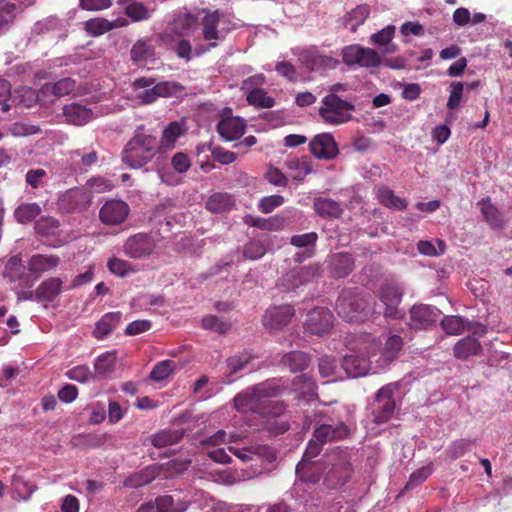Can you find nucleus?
<instances>
[{"label":"nucleus","mask_w":512,"mask_h":512,"mask_svg":"<svg viewBox=\"0 0 512 512\" xmlns=\"http://www.w3.org/2000/svg\"><path fill=\"white\" fill-rule=\"evenodd\" d=\"M284 390L280 379H270L247 388L234 397V407L241 414L256 413L259 416H281L284 413H297L286 410L284 401L273 400Z\"/></svg>","instance_id":"nucleus-1"},{"label":"nucleus","mask_w":512,"mask_h":512,"mask_svg":"<svg viewBox=\"0 0 512 512\" xmlns=\"http://www.w3.org/2000/svg\"><path fill=\"white\" fill-rule=\"evenodd\" d=\"M159 153L158 139L137 129L122 151V161L130 169H139Z\"/></svg>","instance_id":"nucleus-2"},{"label":"nucleus","mask_w":512,"mask_h":512,"mask_svg":"<svg viewBox=\"0 0 512 512\" xmlns=\"http://www.w3.org/2000/svg\"><path fill=\"white\" fill-rule=\"evenodd\" d=\"M368 299L353 289H344L336 301L338 315L347 322H360L367 316Z\"/></svg>","instance_id":"nucleus-3"},{"label":"nucleus","mask_w":512,"mask_h":512,"mask_svg":"<svg viewBox=\"0 0 512 512\" xmlns=\"http://www.w3.org/2000/svg\"><path fill=\"white\" fill-rule=\"evenodd\" d=\"M321 104L318 114L326 124L340 125L349 122L353 118L350 112L355 110V105L342 100L335 93L327 94L322 99Z\"/></svg>","instance_id":"nucleus-4"},{"label":"nucleus","mask_w":512,"mask_h":512,"mask_svg":"<svg viewBox=\"0 0 512 512\" xmlns=\"http://www.w3.org/2000/svg\"><path fill=\"white\" fill-rule=\"evenodd\" d=\"M317 386L314 379L308 374L296 376L292 382V389L287 393V400H283L287 405L288 402H295L297 406H306L308 402L317 398ZM289 406L286 407V410Z\"/></svg>","instance_id":"nucleus-5"},{"label":"nucleus","mask_w":512,"mask_h":512,"mask_svg":"<svg viewBox=\"0 0 512 512\" xmlns=\"http://www.w3.org/2000/svg\"><path fill=\"white\" fill-rule=\"evenodd\" d=\"M92 197L90 191L84 188H71L67 190L58 200L59 210L64 213H81L91 205Z\"/></svg>","instance_id":"nucleus-6"},{"label":"nucleus","mask_w":512,"mask_h":512,"mask_svg":"<svg viewBox=\"0 0 512 512\" xmlns=\"http://www.w3.org/2000/svg\"><path fill=\"white\" fill-rule=\"evenodd\" d=\"M333 324V313L327 308L317 307L308 312L304 329L312 335L323 336L332 330Z\"/></svg>","instance_id":"nucleus-7"},{"label":"nucleus","mask_w":512,"mask_h":512,"mask_svg":"<svg viewBox=\"0 0 512 512\" xmlns=\"http://www.w3.org/2000/svg\"><path fill=\"white\" fill-rule=\"evenodd\" d=\"M402 295V289L398 284L385 283L381 285L378 297L385 306L384 316L386 318L397 319L402 317L399 310Z\"/></svg>","instance_id":"nucleus-8"},{"label":"nucleus","mask_w":512,"mask_h":512,"mask_svg":"<svg viewBox=\"0 0 512 512\" xmlns=\"http://www.w3.org/2000/svg\"><path fill=\"white\" fill-rule=\"evenodd\" d=\"M130 208L122 200H109L100 208L99 220L106 226L122 224L128 217Z\"/></svg>","instance_id":"nucleus-9"},{"label":"nucleus","mask_w":512,"mask_h":512,"mask_svg":"<svg viewBox=\"0 0 512 512\" xmlns=\"http://www.w3.org/2000/svg\"><path fill=\"white\" fill-rule=\"evenodd\" d=\"M294 315L295 309L291 305L274 306L265 311L262 324L271 331L281 330L290 323Z\"/></svg>","instance_id":"nucleus-10"},{"label":"nucleus","mask_w":512,"mask_h":512,"mask_svg":"<svg viewBox=\"0 0 512 512\" xmlns=\"http://www.w3.org/2000/svg\"><path fill=\"white\" fill-rule=\"evenodd\" d=\"M155 247L156 244L151 235L138 233L126 240L124 252L130 258L139 259L151 255Z\"/></svg>","instance_id":"nucleus-11"},{"label":"nucleus","mask_w":512,"mask_h":512,"mask_svg":"<svg viewBox=\"0 0 512 512\" xmlns=\"http://www.w3.org/2000/svg\"><path fill=\"white\" fill-rule=\"evenodd\" d=\"M410 325L415 329H426L438 321L441 311L431 305L415 304L410 309Z\"/></svg>","instance_id":"nucleus-12"},{"label":"nucleus","mask_w":512,"mask_h":512,"mask_svg":"<svg viewBox=\"0 0 512 512\" xmlns=\"http://www.w3.org/2000/svg\"><path fill=\"white\" fill-rule=\"evenodd\" d=\"M397 392L398 386L395 383L387 384L377 392L373 405L378 416H391L394 413L397 407Z\"/></svg>","instance_id":"nucleus-13"},{"label":"nucleus","mask_w":512,"mask_h":512,"mask_svg":"<svg viewBox=\"0 0 512 512\" xmlns=\"http://www.w3.org/2000/svg\"><path fill=\"white\" fill-rule=\"evenodd\" d=\"M352 466L344 456L339 462L334 463L324 478V484L329 489H337L345 485L351 478Z\"/></svg>","instance_id":"nucleus-14"},{"label":"nucleus","mask_w":512,"mask_h":512,"mask_svg":"<svg viewBox=\"0 0 512 512\" xmlns=\"http://www.w3.org/2000/svg\"><path fill=\"white\" fill-rule=\"evenodd\" d=\"M299 60L309 71L332 69L339 63L333 57L320 54L315 48L302 51Z\"/></svg>","instance_id":"nucleus-15"},{"label":"nucleus","mask_w":512,"mask_h":512,"mask_svg":"<svg viewBox=\"0 0 512 512\" xmlns=\"http://www.w3.org/2000/svg\"><path fill=\"white\" fill-rule=\"evenodd\" d=\"M311 153L318 159H333L338 154L337 144L331 134L316 135L309 144Z\"/></svg>","instance_id":"nucleus-16"},{"label":"nucleus","mask_w":512,"mask_h":512,"mask_svg":"<svg viewBox=\"0 0 512 512\" xmlns=\"http://www.w3.org/2000/svg\"><path fill=\"white\" fill-rule=\"evenodd\" d=\"M321 273V267L318 264H310L299 269H294L286 274L285 280L288 282L287 289H296L300 285L312 281Z\"/></svg>","instance_id":"nucleus-17"},{"label":"nucleus","mask_w":512,"mask_h":512,"mask_svg":"<svg viewBox=\"0 0 512 512\" xmlns=\"http://www.w3.org/2000/svg\"><path fill=\"white\" fill-rule=\"evenodd\" d=\"M246 123L240 117H224L218 125L217 131L219 135L226 141H234L239 139L245 132Z\"/></svg>","instance_id":"nucleus-18"},{"label":"nucleus","mask_w":512,"mask_h":512,"mask_svg":"<svg viewBox=\"0 0 512 512\" xmlns=\"http://www.w3.org/2000/svg\"><path fill=\"white\" fill-rule=\"evenodd\" d=\"M163 470V464L155 463L148 465L139 472L131 474L124 481V485L130 488H139L151 483Z\"/></svg>","instance_id":"nucleus-19"},{"label":"nucleus","mask_w":512,"mask_h":512,"mask_svg":"<svg viewBox=\"0 0 512 512\" xmlns=\"http://www.w3.org/2000/svg\"><path fill=\"white\" fill-rule=\"evenodd\" d=\"M60 264L58 255L34 254L28 260V270L37 277L43 273L50 272Z\"/></svg>","instance_id":"nucleus-20"},{"label":"nucleus","mask_w":512,"mask_h":512,"mask_svg":"<svg viewBox=\"0 0 512 512\" xmlns=\"http://www.w3.org/2000/svg\"><path fill=\"white\" fill-rule=\"evenodd\" d=\"M348 433V427L342 422L335 427L330 424H322L314 430L313 438L324 445L327 441L344 439Z\"/></svg>","instance_id":"nucleus-21"},{"label":"nucleus","mask_w":512,"mask_h":512,"mask_svg":"<svg viewBox=\"0 0 512 512\" xmlns=\"http://www.w3.org/2000/svg\"><path fill=\"white\" fill-rule=\"evenodd\" d=\"M121 321L122 313L119 311L104 314L95 324L93 336L98 340L104 339L120 325Z\"/></svg>","instance_id":"nucleus-22"},{"label":"nucleus","mask_w":512,"mask_h":512,"mask_svg":"<svg viewBox=\"0 0 512 512\" xmlns=\"http://www.w3.org/2000/svg\"><path fill=\"white\" fill-rule=\"evenodd\" d=\"M62 284V280L58 277L48 278L36 289V299L41 302H53L61 294Z\"/></svg>","instance_id":"nucleus-23"},{"label":"nucleus","mask_w":512,"mask_h":512,"mask_svg":"<svg viewBox=\"0 0 512 512\" xmlns=\"http://www.w3.org/2000/svg\"><path fill=\"white\" fill-rule=\"evenodd\" d=\"M477 205L481 207L483 218L491 229H502L505 226L502 213L491 203L490 197L481 199Z\"/></svg>","instance_id":"nucleus-24"},{"label":"nucleus","mask_w":512,"mask_h":512,"mask_svg":"<svg viewBox=\"0 0 512 512\" xmlns=\"http://www.w3.org/2000/svg\"><path fill=\"white\" fill-rule=\"evenodd\" d=\"M342 368L348 377L357 378L367 374L370 363L365 357L351 354L344 356Z\"/></svg>","instance_id":"nucleus-25"},{"label":"nucleus","mask_w":512,"mask_h":512,"mask_svg":"<svg viewBox=\"0 0 512 512\" xmlns=\"http://www.w3.org/2000/svg\"><path fill=\"white\" fill-rule=\"evenodd\" d=\"M354 268V259L348 253L334 254L329 262L330 273L334 278H344Z\"/></svg>","instance_id":"nucleus-26"},{"label":"nucleus","mask_w":512,"mask_h":512,"mask_svg":"<svg viewBox=\"0 0 512 512\" xmlns=\"http://www.w3.org/2000/svg\"><path fill=\"white\" fill-rule=\"evenodd\" d=\"M63 115L68 123L77 126L87 124L94 116L91 109L77 103L66 105L63 108Z\"/></svg>","instance_id":"nucleus-27"},{"label":"nucleus","mask_w":512,"mask_h":512,"mask_svg":"<svg viewBox=\"0 0 512 512\" xmlns=\"http://www.w3.org/2000/svg\"><path fill=\"white\" fill-rule=\"evenodd\" d=\"M185 129L183 125L177 121L171 122L163 131L160 141L158 140L159 153H166L172 150L177 140L183 135Z\"/></svg>","instance_id":"nucleus-28"},{"label":"nucleus","mask_w":512,"mask_h":512,"mask_svg":"<svg viewBox=\"0 0 512 512\" xmlns=\"http://www.w3.org/2000/svg\"><path fill=\"white\" fill-rule=\"evenodd\" d=\"M116 352L107 351L99 356L94 361V378L104 379L109 377L116 367Z\"/></svg>","instance_id":"nucleus-29"},{"label":"nucleus","mask_w":512,"mask_h":512,"mask_svg":"<svg viewBox=\"0 0 512 512\" xmlns=\"http://www.w3.org/2000/svg\"><path fill=\"white\" fill-rule=\"evenodd\" d=\"M313 208L323 218H339L343 213L341 204L328 197H316L313 201Z\"/></svg>","instance_id":"nucleus-30"},{"label":"nucleus","mask_w":512,"mask_h":512,"mask_svg":"<svg viewBox=\"0 0 512 512\" xmlns=\"http://www.w3.org/2000/svg\"><path fill=\"white\" fill-rule=\"evenodd\" d=\"M219 21L220 13L218 10L206 12L201 20L202 35L204 40L212 41L223 39V35L218 30Z\"/></svg>","instance_id":"nucleus-31"},{"label":"nucleus","mask_w":512,"mask_h":512,"mask_svg":"<svg viewBox=\"0 0 512 512\" xmlns=\"http://www.w3.org/2000/svg\"><path fill=\"white\" fill-rule=\"evenodd\" d=\"M255 359V356L248 352H242L237 355L230 356L226 360L227 366V377H229V382H232L233 379L231 377L238 372H241L245 369H253L252 361Z\"/></svg>","instance_id":"nucleus-32"},{"label":"nucleus","mask_w":512,"mask_h":512,"mask_svg":"<svg viewBox=\"0 0 512 512\" xmlns=\"http://www.w3.org/2000/svg\"><path fill=\"white\" fill-rule=\"evenodd\" d=\"M481 352V343L471 336L459 340L453 347L454 356L458 359H467L473 355H480Z\"/></svg>","instance_id":"nucleus-33"},{"label":"nucleus","mask_w":512,"mask_h":512,"mask_svg":"<svg viewBox=\"0 0 512 512\" xmlns=\"http://www.w3.org/2000/svg\"><path fill=\"white\" fill-rule=\"evenodd\" d=\"M184 434L183 428L164 429L151 436V443L156 448H163L178 443Z\"/></svg>","instance_id":"nucleus-34"},{"label":"nucleus","mask_w":512,"mask_h":512,"mask_svg":"<svg viewBox=\"0 0 512 512\" xmlns=\"http://www.w3.org/2000/svg\"><path fill=\"white\" fill-rule=\"evenodd\" d=\"M309 363V355L302 351H291L281 359V364L291 372L303 371L309 366Z\"/></svg>","instance_id":"nucleus-35"},{"label":"nucleus","mask_w":512,"mask_h":512,"mask_svg":"<svg viewBox=\"0 0 512 512\" xmlns=\"http://www.w3.org/2000/svg\"><path fill=\"white\" fill-rule=\"evenodd\" d=\"M286 166L291 171V177L297 181L303 180L312 172V164L308 156L289 159L286 161Z\"/></svg>","instance_id":"nucleus-36"},{"label":"nucleus","mask_w":512,"mask_h":512,"mask_svg":"<svg viewBox=\"0 0 512 512\" xmlns=\"http://www.w3.org/2000/svg\"><path fill=\"white\" fill-rule=\"evenodd\" d=\"M107 438L108 437L106 433H80L72 437L71 444L74 447L95 448L103 445L106 442Z\"/></svg>","instance_id":"nucleus-37"},{"label":"nucleus","mask_w":512,"mask_h":512,"mask_svg":"<svg viewBox=\"0 0 512 512\" xmlns=\"http://www.w3.org/2000/svg\"><path fill=\"white\" fill-rule=\"evenodd\" d=\"M70 158L73 164L81 170H88L96 165L99 159L98 153L95 150L85 152L81 149L71 151Z\"/></svg>","instance_id":"nucleus-38"},{"label":"nucleus","mask_w":512,"mask_h":512,"mask_svg":"<svg viewBox=\"0 0 512 512\" xmlns=\"http://www.w3.org/2000/svg\"><path fill=\"white\" fill-rule=\"evenodd\" d=\"M42 212L39 204L33 203H22L14 211V217L18 223L27 224L32 222Z\"/></svg>","instance_id":"nucleus-39"},{"label":"nucleus","mask_w":512,"mask_h":512,"mask_svg":"<svg viewBox=\"0 0 512 512\" xmlns=\"http://www.w3.org/2000/svg\"><path fill=\"white\" fill-rule=\"evenodd\" d=\"M370 14V7L367 4L358 5L345 16V25L352 32L364 23Z\"/></svg>","instance_id":"nucleus-40"},{"label":"nucleus","mask_w":512,"mask_h":512,"mask_svg":"<svg viewBox=\"0 0 512 512\" xmlns=\"http://www.w3.org/2000/svg\"><path fill=\"white\" fill-rule=\"evenodd\" d=\"M378 200L381 204L388 208H393L396 210H405L407 207V202L395 195L394 191L389 189L388 187H381L378 189Z\"/></svg>","instance_id":"nucleus-41"},{"label":"nucleus","mask_w":512,"mask_h":512,"mask_svg":"<svg viewBox=\"0 0 512 512\" xmlns=\"http://www.w3.org/2000/svg\"><path fill=\"white\" fill-rule=\"evenodd\" d=\"M233 206L232 197L227 193H214L211 195L207 202V210L213 213H221L229 210Z\"/></svg>","instance_id":"nucleus-42"},{"label":"nucleus","mask_w":512,"mask_h":512,"mask_svg":"<svg viewBox=\"0 0 512 512\" xmlns=\"http://www.w3.org/2000/svg\"><path fill=\"white\" fill-rule=\"evenodd\" d=\"M403 347V339L401 336L390 335L382 349V358L386 364L395 360Z\"/></svg>","instance_id":"nucleus-43"},{"label":"nucleus","mask_w":512,"mask_h":512,"mask_svg":"<svg viewBox=\"0 0 512 512\" xmlns=\"http://www.w3.org/2000/svg\"><path fill=\"white\" fill-rule=\"evenodd\" d=\"M246 100L248 104L260 108H272L275 105L274 98L262 88L251 89L246 95Z\"/></svg>","instance_id":"nucleus-44"},{"label":"nucleus","mask_w":512,"mask_h":512,"mask_svg":"<svg viewBox=\"0 0 512 512\" xmlns=\"http://www.w3.org/2000/svg\"><path fill=\"white\" fill-rule=\"evenodd\" d=\"M59 227V220L51 216L41 217L35 223L36 233L43 237L55 236Z\"/></svg>","instance_id":"nucleus-45"},{"label":"nucleus","mask_w":512,"mask_h":512,"mask_svg":"<svg viewBox=\"0 0 512 512\" xmlns=\"http://www.w3.org/2000/svg\"><path fill=\"white\" fill-rule=\"evenodd\" d=\"M314 463H305L300 461L296 466V475L303 483L317 484L321 479V474L313 470Z\"/></svg>","instance_id":"nucleus-46"},{"label":"nucleus","mask_w":512,"mask_h":512,"mask_svg":"<svg viewBox=\"0 0 512 512\" xmlns=\"http://www.w3.org/2000/svg\"><path fill=\"white\" fill-rule=\"evenodd\" d=\"M75 89V81L71 78H63L53 84L43 86V92H50L56 97L70 94Z\"/></svg>","instance_id":"nucleus-47"},{"label":"nucleus","mask_w":512,"mask_h":512,"mask_svg":"<svg viewBox=\"0 0 512 512\" xmlns=\"http://www.w3.org/2000/svg\"><path fill=\"white\" fill-rule=\"evenodd\" d=\"M201 326L205 330L225 335L230 331L232 325L230 322L221 320L215 315H207L202 319Z\"/></svg>","instance_id":"nucleus-48"},{"label":"nucleus","mask_w":512,"mask_h":512,"mask_svg":"<svg viewBox=\"0 0 512 512\" xmlns=\"http://www.w3.org/2000/svg\"><path fill=\"white\" fill-rule=\"evenodd\" d=\"M467 321L461 316H445L441 320L442 329L450 335H459L466 330Z\"/></svg>","instance_id":"nucleus-49"},{"label":"nucleus","mask_w":512,"mask_h":512,"mask_svg":"<svg viewBox=\"0 0 512 512\" xmlns=\"http://www.w3.org/2000/svg\"><path fill=\"white\" fill-rule=\"evenodd\" d=\"M176 363L173 360H163L158 362L150 372V379L154 382H160L168 378L175 370Z\"/></svg>","instance_id":"nucleus-50"},{"label":"nucleus","mask_w":512,"mask_h":512,"mask_svg":"<svg viewBox=\"0 0 512 512\" xmlns=\"http://www.w3.org/2000/svg\"><path fill=\"white\" fill-rule=\"evenodd\" d=\"M84 28L89 35L100 36L112 30V25L109 20L102 17H96L87 20L84 23Z\"/></svg>","instance_id":"nucleus-51"},{"label":"nucleus","mask_w":512,"mask_h":512,"mask_svg":"<svg viewBox=\"0 0 512 512\" xmlns=\"http://www.w3.org/2000/svg\"><path fill=\"white\" fill-rule=\"evenodd\" d=\"M155 86L159 97L163 98L178 97L185 91V87L176 81H162Z\"/></svg>","instance_id":"nucleus-52"},{"label":"nucleus","mask_w":512,"mask_h":512,"mask_svg":"<svg viewBox=\"0 0 512 512\" xmlns=\"http://www.w3.org/2000/svg\"><path fill=\"white\" fill-rule=\"evenodd\" d=\"M153 55V48L145 41H137L130 51L131 60L134 63H143Z\"/></svg>","instance_id":"nucleus-53"},{"label":"nucleus","mask_w":512,"mask_h":512,"mask_svg":"<svg viewBox=\"0 0 512 512\" xmlns=\"http://www.w3.org/2000/svg\"><path fill=\"white\" fill-rule=\"evenodd\" d=\"M125 14L134 22L149 18L148 8L141 2L133 1L125 7Z\"/></svg>","instance_id":"nucleus-54"},{"label":"nucleus","mask_w":512,"mask_h":512,"mask_svg":"<svg viewBox=\"0 0 512 512\" xmlns=\"http://www.w3.org/2000/svg\"><path fill=\"white\" fill-rule=\"evenodd\" d=\"M266 253V246L260 240L249 241L243 249V255L247 259L256 260L264 256Z\"/></svg>","instance_id":"nucleus-55"},{"label":"nucleus","mask_w":512,"mask_h":512,"mask_svg":"<svg viewBox=\"0 0 512 512\" xmlns=\"http://www.w3.org/2000/svg\"><path fill=\"white\" fill-rule=\"evenodd\" d=\"M197 25V18L191 14L179 16L174 21V29L181 35L188 34Z\"/></svg>","instance_id":"nucleus-56"},{"label":"nucleus","mask_w":512,"mask_h":512,"mask_svg":"<svg viewBox=\"0 0 512 512\" xmlns=\"http://www.w3.org/2000/svg\"><path fill=\"white\" fill-rule=\"evenodd\" d=\"M363 47L360 45H349L342 50V60L348 66L359 65Z\"/></svg>","instance_id":"nucleus-57"},{"label":"nucleus","mask_w":512,"mask_h":512,"mask_svg":"<svg viewBox=\"0 0 512 512\" xmlns=\"http://www.w3.org/2000/svg\"><path fill=\"white\" fill-rule=\"evenodd\" d=\"M66 376L73 381H77L80 383L87 382L91 377H93L90 368L87 365H77L72 367L66 372Z\"/></svg>","instance_id":"nucleus-58"},{"label":"nucleus","mask_w":512,"mask_h":512,"mask_svg":"<svg viewBox=\"0 0 512 512\" xmlns=\"http://www.w3.org/2000/svg\"><path fill=\"white\" fill-rule=\"evenodd\" d=\"M381 64V57L377 51L363 47L359 66L365 68L378 67Z\"/></svg>","instance_id":"nucleus-59"},{"label":"nucleus","mask_w":512,"mask_h":512,"mask_svg":"<svg viewBox=\"0 0 512 512\" xmlns=\"http://www.w3.org/2000/svg\"><path fill=\"white\" fill-rule=\"evenodd\" d=\"M432 469L429 466L421 467L413 472L406 483L404 490H411L423 483L431 474Z\"/></svg>","instance_id":"nucleus-60"},{"label":"nucleus","mask_w":512,"mask_h":512,"mask_svg":"<svg viewBox=\"0 0 512 512\" xmlns=\"http://www.w3.org/2000/svg\"><path fill=\"white\" fill-rule=\"evenodd\" d=\"M284 203V197L281 195H270L263 197L259 202V210L262 213H271L275 208L281 206Z\"/></svg>","instance_id":"nucleus-61"},{"label":"nucleus","mask_w":512,"mask_h":512,"mask_svg":"<svg viewBox=\"0 0 512 512\" xmlns=\"http://www.w3.org/2000/svg\"><path fill=\"white\" fill-rule=\"evenodd\" d=\"M109 271L118 276H125L132 270L131 264L125 260L112 257L107 262Z\"/></svg>","instance_id":"nucleus-62"},{"label":"nucleus","mask_w":512,"mask_h":512,"mask_svg":"<svg viewBox=\"0 0 512 512\" xmlns=\"http://www.w3.org/2000/svg\"><path fill=\"white\" fill-rule=\"evenodd\" d=\"M290 428V425L286 421L277 422L276 418H267L264 424V429L268 432L271 437L279 436L285 433Z\"/></svg>","instance_id":"nucleus-63"},{"label":"nucleus","mask_w":512,"mask_h":512,"mask_svg":"<svg viewBox=\"0 0 512 512\" xmlns=\"http://www.w3.org/2000/svg\"><path fill=\"white\" fill-rule=\"evenodd\" d=\"M157 512H184L185 508H177L174 506V499L171 495H163L155 500Z\"/></svg>","instance_id":"nucleus-64"}]
</instances>
